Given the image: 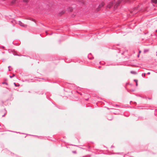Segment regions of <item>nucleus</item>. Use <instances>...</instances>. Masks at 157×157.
<instances>
[{
  "label": "nucleus",
  "mask_w": 157,
  "mask_h": 157,
  "mask_svg": "<svg viewBox=\"0 0 157 157\" xmlns=\"http://www.w3.org/2000/svg\"><path fill=\"white\" fill-rule=\"evenodd\" d=\"M104 5V2H102L101 3L99 6L98 8L97 9V11H98L101 10V8L103 7Z\"/></svg>",
  "instance_id": "obj_2"
},
{
  "label": "nucleus",
  "mask_w": 157,
  "mask_h": 157,
  "mask_svg": "<svg viewBox=\"0 0 157 157\" xmlns=\"http://www.w3.org/2000/svg\"><path fill=\"white\" fill-rule=\"evenodd\" d=\"M69 9H70V11H72L73 10V9L71 8H70Z\"/></svg>",
  "instance_id": "obj_9"
},
{
  "label": "nucleus",
  "mask_w": 157,
  "mask_h": 157,
  "mask_svg": "<svg viewBox=\"0 0 157 157\" xmlns=\"http://www.w3.org/2000/svg\"><path fill=\"white\" fill-rule=\"evenodd\" d=\"M14 76V75H13V76Z\"/></svg>",
  "instance_id": "obj_15"
},
{
  "label": "nucleus",
  "mask_w": 157,
  "mask_h": 157,
  "mask_svg": "<svg viewBox=\"0 0 157 157\" xmlns=\"http://www.w3.org/2000/svg\"><path fill=\"white\" fill-rule=\"evenodd\" d=\"M14 84L15 86H19V84H18V85H17L15 84V83H14Z\"/></svg>",
  "instance_id": "obj_10"
},
{
  "label": "nucleus",
  "mask_w": 157,
  "mask_h": 157,
  "mask_svg": "<svg viewBox=\"0 0 157 157\" xmlns=\"http://www.w3.org/2000/svg\"><path fill=\"white\" fill-rule=\"evenodd\" d=\"M65 11L64 10L62 11L59 13V15L61 16L63 14L65 13Z\"/></svg>",
  "instance_id": "obj_4"
},
{
  "label": "nucleus",
  "mask_w": 157,
  "mask_h": 157,
  "mask_svg": "<svg viewBox=\"0 0 157 157\" xmlns=\"http://www.w3.org/2000/svg\"><path fill=\"white\" fill-rule=\"evenodd\" d=\"M10 77L11 78H12V76H10Z\"/></svg>",
  "instance_id": "obj_14"
},
{
  "label": "nucleus",
  "mask_w": 157,
  "mask_h": 157,
  "mask_svg": "<svg viewBox=\"0 0 157 157\" xmlns=\"http://www.w3.org/2000/svg\"><path fill=\"white\" fill-rule=\"evenodd\" d=\"M134 81L136 82V86H138V83H137L138 80H136V79H135L134 80Z\"/></svg>",
  "instance_id": "obj_6"
},
{
  "label": "nucleus",
  "mask_w": 157,
  "mask_h": 157,
  "mask_svg": "<svg viewBox=\"0 0 157 157\" xmlns=\"http://www.w3.org/2000/svg\"><path fill=\"white\" fill-rule=\"evenodd\" d=\"M120 4V2L118 1L117 3H116V4L114 6V10H115L117 8V7Z\"/></svg>",
  "instance_id": "obj_3"
},
{
  "label": "nucleus",
  "mask_w": 157,
  "mask_h": 157,
  "mask_svg": "<svg viewBox=\"0 0 157 157\" xmlns=\"http://www.w3.org/2000/svg\"><path fill=\"white\" fill-rule=\"evenodd\" d=\"M115 4V1H113L111 2H110L107 5V8L110 9L113 6V5Z\"/></svg>",
  "instance_id": "obj_1"
},
{
  "label": "nucleus",
  "mask_w": 157,
  "mask_h": 157,
  "mask_svg": "<svg viewBox=\"0 0 157 157\" xmlns=\"http://www.w3.org/2000/svg\"><path fill=\"white\" fill-rule=\"evenodd\" d=\"M140 57V54H139L138 55H137V57L138 58L139 57Z\"/></svg>",
  "instance_id": "obj_12"
},
{
  "label": "nucleus",
  "mask_w": 157,
  "mask_h": 157,
  "mask_svg": "<svg viewBox=\"0 0 157 157\" xmlns=\"http://www.w3.org/2000/svg\"><path fill=\"white\" fill-rule=\"evenodd\" d=\"M151 1L153 3L157 5V0H152Z\"/></svg>",
  "instance_id": "obj_5"
},
{
  "label": "nucleus",
  "mask_w": 157,
  "mask_h": 157,
  "mask_svg": "<svg viewBox=\"0 0 157 157\" xmlns=\"http://www.w3.org/2000/svg\"><path fill=\"white\" fill-rule=\"evenodd\" d=\"M29 0H23V2H27Z\"/></svg>",
  "instance_id": "obj_8"
},
{
  "label": "nucleus",
  "mask_w": 157,
  "mask_h": 157,
  "mask_svg": "<svg viewBox=\"0 0 157 157\" xmlns=\"http://www.w3.org/2000/svg\"><path fill=\"white\" fill-rule=\"evenodd\" d=\"M14 76V75H13V76Z\"/></svg>",
  "instance_id": "obj_16"
},
{
  "label": "nucleus",
  "mask_w": 157,
  "mask_h": 157,
  "mask_svg": "<svg viewBox=\"0 0 157 157\" xmlns=\"http://www.w3.org/2000/svg\"><path fill=\"white\" fill-rule=\"evenodd\" d=\"M16 2V0H13L12 1V3L13 4L14 3H15V2Z\"/></svg>",
  "instance_id": "obj_7"
},
{
  "label": "nucleus",
  "mask_w": 157,
  "mask_h": 157,
  "mask_svg": "<svg viewBox=\"0 0 157 157\" xmlns=\"http://www.w3.org/2000/svg\"><path fill=\"white\" fill-rule=\"evenodd\" d=\"M21 24H22V23H21ZM20 25L21 26H23V25H21V24H20Z\"/></svg>",
  "instance_id": "obj_13"
},
{
  "label": "nucleus",
  "mask_w": 157,
  "mask_h": 157,
  "mask_svg": "<svg viewBox=\"0 0 157 157\" xmlns=\"http://www.w3.org/2000/svg\"><path fill=\"white\" fill-rule=\"evenodd\" d=\"M141 53V51L140 50L139 51V54H140Z\"/></svg>",
  "instance_id": "obj_11"
}]
</instances>
